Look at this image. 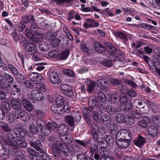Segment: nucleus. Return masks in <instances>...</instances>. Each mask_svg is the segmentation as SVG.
I'll use <instances>...</instances> for the list:
<instances>
[{
  "label": "nucleus",
  "mask_w": 160,
  "mask_h": 160,
  "mask_svg": "<svg viewBox=\"0 0 160 160\" xmlns=\"http://www.w3.org/2000/svg\"><path fill=\"white\" fill-rule=\"evenodd\" d=\"M52 148L55 157L58 156L61 152L66 157L68 156V150L67 144L64 142L57 141L53 144Z\"/></svg>",
  "instance_id": "1"
},
{
  "label": "nucleus",
  "mask_w": 160,
  "mask_h": 160,
  "mask_svg": "<svg viewBox=\"0 0 160 160\" xmlns=\"http://www.w3.org/2000/svg\"><path fill=\"white\" fill-rule=\"evenodd\" d=\"M106 49L107 51L110 53L109 58L111 60H115L121 54L113 45L108 46Z\"/></svg>",
  "instance_id": "2"
},
{
  "label": "nucleus",
  "mask_w": 160,
  "mask_h": 160,
  "mask_svg": "<svg viewBox=\"0 0 160 160\" xmlns=\"http://www.w3.org/2000/svg\"><path fill=\"white\" fill-rule=\"evenodd\" d=\"M132 138H119L116 140L118 146L120 148L125 149L128 147L130 145Z\"/></svg>",
  "instance_id": "3"
},
{
  "label": "nucleus",
  "mask_w": 160,
  "mask_h": 160,
  "mask_svg": "<svg viewBox=\"0 0 160 160\" xmlns=\"http://www.w3.org/2000/svg\"><path fill=\"white\" fill-rule=\"evenodd\" d=\"M132 135L127 130L122 129L119 130L117 133L116 139L119 138H132Z\"/></svg>",
  "instance_id": "4"
},
{
  "label": "nucleus",
  "mask_w": 160,
  "mask_h": 160,
  "mask_svg": "<svg viewBox=\"0 0 160 160\" xmlns=\"http://www.w3.org/2000/svg\"><path fill=\"white\" fill-rule=\"evenodd\" d=\"M60 88L63 91V94L66 96L71 98L73 96L72 88L71 86L67 84H62L61 85Z\"/></svg>",
  "instance_id": "5"
},
{
  "label": "nucleus",
  "mask_w": 160,
  "mask_h": 160,
  "mask_svg": "<svg viewBox=\"0 0 160 160\" xmlns=\"http://www.w3.org/2000/svg\"><path fill=\"white\" fill-rule=\"evenodd\" d=\"M25 51L28 55H32L36 53L38 54L36 46L31 43L28 44Z\"/></svg>",
  "instance_id": "6"
},
{
  "label": "nucleus",
  "mask_w": 160,
  "mask_h": 160,
  "mask_svg": "<svg viewBox=\"0 0 160 160\" xmlns=\"http://www.w3.org/2000/svg\"><path fill=\"white\" fill-rule=\"evenodd\" d=\"M31 98L37 101H41L44 98L43 94L38 90L33 89L31 91Z\"/></svg>",
  "instance_id": "7"
},
{
  "label": "nucleus",
  "mask_w": 160,
  "mask_h": 160,
  "mask_svg": "<svg viewBox=\"0 0 160 160\" xmlns=\"http://www.w3.org/2000/svg\"><path fill=\"white\" fill-rule=\"evenodd\" d=\"M144 107L142 108H139L135 110H132L131 111V114L135 118L139 119L141 117V114L144 113H147V111H145L143 110Z\"/></svg>",
  "instance_id": "8"
},
{
  "label": "nucleus",
  "mask_w": 160,
  "mask_h": 160,
  "mask_svg": "<svg viewBox=\"0 0 160 160\" xmlns=\"http://www.w3.org/2000/svg\"><path fill=\"white\" fill-rule=\"evenodd\" d=\"M30 144L31 146L40 152V153H44V150L42 148V145L40 140H37L35 142H30Z\"/></svg>",
  "instance_id": "9"
},
{
  "label": "nucleus",
  "mask_w": 160,
  "mask_h": 160,
  "mask_svg": "<svg viewBox=\"0 0 160 160\" xmlns=\"http://www.w3.org/2000/svg\"><path fill=\"white\" fill-rule=\"evenodd\" d=\"M95 50L98 52L103 53L105 52L106 49L104 46L98 42H96L94 43Z\"/></svg>",
  "instance_id": "10"
},
{
  "label": "nucleus",
  "mask_w": 160,
  "mask_h": 160,
  "mask_svg": "<svg viewBox=\"0 0 160 160\" xmlns=\"http://www.w3.org/2000/svg\"><path fill=\"white\" fill-rule=\"evenodd\" d=\"M150 122V118L146 116L143 118L142 120L139 121L138 122V124L142 128H146Z\"/></svg>",
  "instance_id": "11"
},
{
  "label": "nucleus",
  "mask_w": 160,
  "mask_h": 160,
  "mask_svg": "<svg viewBox=\"0 0 160 160\" xmlns=\"http://www.w3.org/2000/svg\"><path fill=\"white\" fill-rule=\"evenodd\" d=\"M115 35L116 36L122 40L123 43L127 46H128V39L126 34L124 33L121 31L116 32Z\"/></svg>",
  "instance_id": "12"
},
{
  "label": "nucleus",
  "mask_w": 160,
  "mask_h": 160,
  "mask_svg": "<svg viewBox=\"0 0 160 160\" xmlns=\"http://www.w3.org/2000/svg\"><path fill=\"white\" fill-rule=\"evenodd\" d=\"M6 137L7 139L5 142L8 145L12 147L13 148L15 147V145L14 144L12 140L13 139V135L11 133H8L6 134Z\"/></svg>",
  "instance_id": "13"
},
{
  "label": "nucleus",
  "mask_w": 160,
  "mask_h": 160,
  "mask_svg": "<svg viewBox=\"0 0 160 160\" xmlns=\"http://www.w3.org/2000/svg\"><path fill=\"white\" fill-rule=\"evenodd\" d=\"M58 130L60 135H66L68 133V128L64 124L60 125L58 128Z\"/></svg>",
  "instance_id": "14"
},
{
  "label": "nucleus",
  "mask_w": 160,
  "mask_h": 160,
  "mask_svg": "<svg viewBox=\"0 0 160 160\" xmlns=\"http://www.w3.org/2000/svg\"><path fill=\"white\" fill-rule=\"evenodd\" d=\"M51 109L52 111L55 113L58 114H62L63 106L55 104L52 105Z\"/></svg>",
  "instance_id": "15"
},
{
  "label": "nucleus",
  "mask_w": 160,
  "mask_h": 160,
  "mask_svg": "<svg viewBox=\"0 0 160 160\" xmlns=\"http://www.w3.org/2000/svg\"><path fill=\"white\" fill-rule=\"evenodd\" d=\"M146 141V139L144 137L141 135H139L137 139L135 141L134 143L137 146L141 147L145 143Z\"/></svg>",
  "instance_id": "16"
},
{
  "label": "nucleus",
  "mask_w": 160,
  "mask_h": 160,
  "mask_svg": "<svg viewBox=\"0 0 160 160\" xmlns=\"http://www.w3.org/2000/svg\"><path fill=\"white\" fill-rule=\"evenodd\" d=\"M147 130L149 134L152 137H155L158 133L157 128L154 126H151L148 127Z\"/></svg>",
  "instance_id": "17"
},
{
  "label": "nucleus",
  "mask_w": 160,
  "mask_h": 160,
  "mask_svg": "<svg viewBox=\"0 0 160 160\" xmlns=\"http://www.w3.org/2000/svg\"><path fill=\"white\" fill-rule=\"evenodd\" d=\"M24 107L29 112L32 111L33 109V107L28 99H24L22 101Z\"/></svg>",
  "instance_id": "18"
},
{
  "label": "nucleus",
  "mask_w": 160,
  "mask_h": 160,
  "mask_svg": "<svg viewBox=\"0 0 160 160\" xmlns=\"http://www.w3.org/2000/svg\"><path fill=\"white\" fill-rule=\"evenodd\" d=\"M70 53L69 49H66L63 50L60 54L58 57V60H64L66 59L68 57Z\"/></svg>",
  "instance_id": "19"
},
{
  "label": "nucleus",
  "mask_w": 160,
  "mask_h": 160,
  "mask_svg": "<svg viewBox=\"0 0 160 160\" xmlns=\"http://www.w3.org/2000/svg\"><path fill=\"white\" fill-rule=\"evenodd\" d=\"M89 104L91 105V107L89 108V111L91 112L93 107L95 106H97V103L98 102L97 101V98L94 96L91 97L89 98Z\"/></svg>",
  "instance_id": "20"
},
{
  "label": "nucleus",
  "mask_w": 160,
  "mask_h": 160,
  "mask_svg": "<svg viewBox=\"0 0 160 160\" xmlns=\"http://www.w3.org/2000/svg\"><path fill=\"white\" fill-rule=\"evenodd\" d=\"M50 47L49 44L47 42H42L39 44V48L43 52H47L48 51Z\"/></svg>",
  "instance_id": "21"
},
{
  "label": "nucleus",
  "mask_w": 160,
  "mask_h": 160,
  "mask_svg": "<svg viewBox=\"0 0 160 160\" xmlns=\"http://www.w3.org/2000/svg\"><path fill=\"white\" fill-rule=\"evenodd\" d=\"M101 122H102L104 124H109L111 122L110 116L107 114H104L101 118Z\"/></svg>",
  "instance_id": "22"
},
{
  "label": "nucleus",
  "mask_w": 160,
  "mask_h": 160,
  "mask_svg": "<svg viewBox=\"0 0 160 160\" xmlns=\"http://www.w3.org/2000/svg\"><path fill=\"white\" fill-rule=\"evenodd\" d=\"M149 68L152 70L160 68V59H157L154 62H151L149 64Z\"/></svg>",
  "instance_id": "23"
},
{
  "label": "nucleus",
  "mask_w": 160,
  "mask_h": 160,
  "mask_svg": "<svg viewBox=\"0 0 160 160\" xmlns=\"http://www.w3.org/2000/svg\"><path fill=\"white\" fill-rule=\"evenodd\" d=\"M116 119L119 123H122L126 121L125 117L123 114L121 113H118L116 115Z\"/></svg>",
  "instance_id": "24"
},
{
  "label": "nucleus",
  "mask_w": 160,
  "mask_h": 160,
  "mask_svg": "<svg viewBox=\"0 0 160 160\" xmlns=\"http://www.w3.org/2000/svg\"><path fill=\"white\" fill-rule=\"evenodd\" d=\"M11 105L15 110L19 111L20 108V102L17 100L13 99L11 100Z\"/></svg>",
  "instance_id": "25"
},
{
  "label": "nucleus",
  "mask_w": 160,
  "mask_h": 160,
  "mask_svg": "<svg viewBox=\"0 0 160 160\" xmlns=\"http://www.w3.org/2000/svg\"><path fill=\"white\" fill-rule=\"evenodd\" d=\"M93 119L97 122H101V115L96 111H94L92 113Z\"/></svg>",
  "instance_id": "26"
},
{
  "label": "nucleus",
  "mask_w": 160,
  "mask_h": 160,
  "mask_svg": "<svg viewBox=\"0 0 160 160\" xmlns=\"http://www.w3.org/2000/svg\"><path fill=\"white\" fill-rule=\"evenodd\" d=\"M86 83L88 86V90L90 92H92L95 85V82L93 81H87Z\"/></svg>",
  "instance_id": "27"
},
{
  "label": "nucleus",
  "mask_w": 160,
  "mask_h": 160,
  "mask_svg": "<svg viewBox=\"0 0 160 160\" xmlns=\"http://www.w3.org/2000/svg\"><path fill=\"white\" fill-rule=\"evenodd\" d=\"M87 23H90V25L92 26L91 28H97L98 27L99 24L97 22H96L94 19L90 18H88L86 20Z\"/></svg>",
  "instance_id": "28"
},
{
  "label": "nucleus",
  "mask_w": 160,
  "mask_h": 160,
  "mask_svg": "<svg viewBox=\"0 0 160 160\" xmlns=\"http://www.w3.org/2000/svg\"><path fill=\"white\" fill-rule=\"evenodd\" d=\"M28 128L30 132L32 133L37 134L38 132V128L37 126L33 123H31L29 124Z\"/></svg>",
  "instance_id": "29"
},
{
  "label": "nucleus",
  "mask_w": 160,
  "mask_h": 160,
  "mask_svg": "<svg viewBox=\"0 0 160 160\" xmlns=\"http://www.w3.org/2000/svg\"><path fill=\"white\" fill-rule=\"evenodd\" d=\"M29 119V116L28 113L25 111L21 112V120L27 122Z\"/></svg>",
  "instance_id": "30"
},
{
  "label": "nucleus",
  "mask_w": 160,
  "mask_h": 160,
  "mask_svg": "<svg viewBox=\"0 0 160 160\" xmlns=\"http://www.w3.org/2000/svg\"><path fill=\"white\" fill-rule=\"evenodd\" d=\"M38 81H26L24 82L25 85L28 88H32L34 87V83L35 85Z\"/></svg>",
  "instance_id": "31"
},
{
  "label": "nucleus",
  "mask_w": 160,
  "mask_h": 160,
  "mask_svg": "<svg viewBox=\"0 0 160 160\" xmlns=\"http://www.w3.org/2000/svg\"><path fill=\"white\" fill-rule=\"evenodd\" d=\"M62 73L63 74L70 77L74 78L75 76V73L72 70L70 69L64 70Z\"/></svg>",
  "instance_id": "32"
},
{
  "label": "nucleus",
  "mask_w": 160,
  "mask_h": 160,
  "mask_svg": "<svg viewBox=\"0 0 160 160\" xmlns=\"http://www.w3.org/2000/svg\"><path fill=\"white\" fill-rule=\"evenodd\" d=\"M98 100L102 103H105L107 101V97L105 94L102 92H100L98 94Z\"/></svg>",
  "instance_id": "33"
},
{
  "label": "nucleus",
  "mask_w": 160,
  "mask_h": 160,
  "mask_svg": "<svg viewBox=\"0 0 160 160\" xmlns=\"http://www.w3.org/2000/svg\"><path fill=\"white\" fill-rule=\"evenodd\" d=\"M35 117L37 118L41 119L43 118L45 115L44 112L40 109L36 110Z\"/></svg>",
  "instance_id": "34"
},
{
  "label": "nucleus",
  "mask_w": 160,
  "mask_h": 160,
  "mask_svg": "<svg viewBox=\"0 0 160 160\" xmlns=\"http://www.w3.org/2000/svg\"><path fill=\"white\" fill-rule=\"evenodd\" d=\"M56 104H57L63 106L64 104L63 98L61 95H58L56 99Z\"/></svg>",
  "instance_id": "35"
},
{
  "label": "nucleus",
  "mask_w": 160,
  "mask_h": 160,
  "mask_svg": "<svg viewBox=\"0 0 160 160\" xmlns=\"http://www.w3.org/2000/svg\"><path fill=\"white\" fill-rule=\"evenodd\" d=\"M66 120L67 123L71 127L74 125V117L72 116H68L66 118Z\"/></svg>",
  "instance_id": "36"
},
{
  "label": "nucleus",
  "mask_w": 160,
  "mask_h": 160,
  "mask_svg": "<svg viewBox=\"0 0 160 160\" xmlns=\"http://www.w3.org/2000/svg\"><path fill=\"white\" fill-rule=\"evenodd\" d=\"M58 124L54 122H49L47 125V128H48L51 131V130H55L58 127Z\"/></svg>",
  "instance_id": "37"
},
{
  "label": "nucleus",
  "mask_w": 160,
  "mask_h": 160,
  "mask_svg": "<svg viewBox=\"0 0 160 160\" xmlns=\"http://www.w3.org/2000/svg\"><path fill=\"white\" fill-rule=\"evenodd\" d=\"M99 151L101 156V157H105L106 155H108L109 154V152L108 150L104 148H99Z\"/></svg>",
  "instance_id": "38"
},
{
  "label": "nucleus",
  "mask_w": 160,
  "mask_h": 160,
  "mask_svg": "<svg viewBox=\"0 0 160 160\" xmlns=\"http://www.w3.org/2000/svg\"><path fill=\"white\" fill-rule=\"evenodd\" d=\"M21 46L22 47H24V49L25 50L28 44L29 43L26 40V38L23 35H21Z\"/></svg>",
  "instance_id": "39"
},
{
  "label": "nucleus",
  "mask_w": 160,
  "mask_h": 160,
  "mask_svg": "<svg viewBox=\"0 0 160 160\" xmlns=\"http://www.w3.org/2000/svg\"><path fill=\"white\" fill-rule=\"evenodd\" d=\"M109 97L108 100L111 103H114L117 101V94H111L109 95Z\"/></svg>",
  "instance_id": "40"
},
{
  "label": "nucleus",
  "mask_w": 160,
  "mask_h": 160,
  "mask_svg": "<svg viewBox=\"0 0 160 160\" xmlns=\"http://www.w3.org/2000/svg\"><path fill=\"white\" fill-rule=\"evenodd\" d=\"M49 56L51 58H57L59 56V52L57 50H52L49 51L48 52Z\"/></svg>",
  "instance_id": "41"
},
{
  "label": "nucleus",
  "mask_w": 160,
  "mask_h": 160,
  "mask_svg": "<svg viewBox=\"0 0 160 160\" xmlns=\"http://www.w3.org/2000/svg\"><path fill=\"white\" fill-rule=\"evenodd\" d=\"M81 48L82 50L85 53L88 54L89 53V51L88 48L87 46L85 43L82 42L81 43Z\"/></svg>",
  "instance_id": "42"
},
{
  "label": "nucleus",
  "mask_w": 160,
  "mask_h": 160,
  "mask_svg": "<svg viewBox=\"0 0 160 160\" xmlns=\"http://www.w3.org/2000/svg\"><path fill=\"white\" fill-rule=\"evenodd\" d=\"M98 142L99 144L102 148H104L107 146V142H106L105 138L100 137L98 139Z\"/></svg>",
  "instance_id": "43"
},
{
  "label": "nucleus",
  "mask_w": 160,
  "mask_h": 160,
  "mask_svg": "<svg viewBox=\"0 0 160 160\" xmlns=\"http://www.w3.org/2000/svg\"><path fill=\"white\" fill-rule=\"evenodd\" d=\"M144 102L139 99L135 100L133 102V105L136 107L137 109H139L138 106H142V104L144 103Z\"/></svg>",
  "instance_id": "44"
},
{
  "label": "nucleus",
  "mask_w": 160,
  "mask_h": 160,
  "mask_svg": "<svg viewBox=\"0 0 160 160\" xmlns=\"http://www.w3.org/2000/svg\"><path fill=\"white\" fill-rule=\"evenodd\" d=\"M106 109L108 113L110 114H113L115 112V109L110 105H107L106 107Z\"/></svg>",
  "instance_id": "45"
},
{
  "label": "nucleus",
  "mask_w": 160,
  "mask_h": 160,
  "mask_svg": "<svg viewBox=\"0 0 160 160\" xmlns=\"http://www.w3.org/2000/svg\"><path fill=\"white\" fill-rule=\"evenodd\" d=\"M36 88L38 89L41 91L42 92H45L46 91V87L43 83H38L37 82V84H36Z\"/></svg>",
  "instance_id": "46"
},
{
  "label": "nucleus",
  "mask_w": 160,
  "mask_h": 160,
  "mask_svg": "<svg viewBox=\"0 0 160 160\" xmlns=\"http://www.w3.org/2000/svg\"><path fill=\"white\" fill-rule=\"evenodd\" d=\"M50 131L51 130L47 127L46 128L45 127L43 128H42L41 130L42 134L44 136H48L50 133Z\"/></svg>",
  "instance_id": "47"
},
{
  "label": "nucleus",
  "mask_w": 160,
  "mask_h": 160,
  "mask_svg": "<svg viewBox=\"0 0 160 160\" xmlns=\"http://www.w3.org/2000/svg\"><path fill=\"white\" fill-rule=\"evenodd\" d=\"M53 41H52L51 44L53 47L57 48L59 44V43L61 42L60 39L58 38H55L53 39Z\"/></svg>",
  "instance_id": "48"
},
{
  "label": "nucleus",
  "mask_w": 160,
  "mask_h": 160,
  "mask_svg": "<svg viewBox=\"0 0 160 160\" xmlns=\"http://www.w3.org/2000/svg\"><path fill=\"white\" fill-rule=\"evenodd\" d=\"M58 80L59 79V77L58 73L56 72H53L51 73L49 75V80H51L52 79Z\"/></svg>",
  "instance_id": "49"
},
{
  "label": "nucleus",
  "mask_w": 160,
  "mask_h": 160,
  "mask_svg": "<svg viewBox=\"0 0 160 160\" xmlns=\"http://www.w3.org/2000/svg\"><path fill=\"white\" fill-rule=\"evenodd\" d=\"M1 106L2 108L7 111L10 110L11 108L9 103L5 101H4L2 103Z\"/></svg>",
  "instance_id": "50"
},
{
  "label": "nucleus",
  "mask_w": 160,
  "mask_h": 160,
  "mask_svg": "<svg viewBox=\"0 0 160 160\" xmlns=\"http://www.w3.org/2000/svg\"><path fill=\"white\" fill-rule=\"evenodd\" d=\"M148 107L150 108L153 112H155L159 108V106L157 104L152 102H150Z\"/></svg>",
  "instance_id": "51"
},
{
  "label": "nucleus",
  "mask_w": 160,
  "mask_h": 160,
  "mask_svg": "<svg viewBox=\"0 0 160 160\" xmlns=\"http://www.w3.org/2000/svg\"><path fill=\"white\" fill-rule=\"evenodd\" d=\"M25 32L27 38L32 40L35 35L30 31V30L26 29Z\"/></svg>",
  "instance_id": "52"
},
{
  "label": "nucleus",
  "mask_w": 160,
  "mask_h": 160,
  "mask_svg": "<svg viewBox=\"0 0 160 160\" xmlns=\"http://www.w3.org/2000/svg\"><path fill=\"white\" fill-rule=\"evenodd\" d=\"M126 95L124 94H121L120 96V102L121 103L124 104L128 100Z\"/></svg>",
  "instance_id": "53"
},
{
  "label": "nucleus",
  "mask_w": 160,
  "mask_h": 160,
  "mask_svg": "<svg viewBox=\"0 0 160 160\" xmlns=\"http://www.w3.org/2000/svg\"><path fill=\"white\" fill-rule=\"evenodd\" d=\"M31 24L30 27L31 30L34 32H37L38 29V27L35 22H32Z\"/></svg>",
  "instance_id": "54"
},
{
  "label": "nucleus",
  "mask_w": 160,
  "mask_h": 160,
  "mask_svg": "<svg viewBox=\"0 0 160 160\" xmlns=\"http://www.w3.org/2000/svg\"><path fill=\"white\" fill-rule=\"evenodd\" d=\"M102 64L107 67H110L112 65V62L108 59H104L102 62Z\"/></svg>",
  "instance_id": "55"
},
{
  "label": "nucleus",
  "mask_w": 160,
  "mask_h": 160,
  "mask_svg": "<svg viewBox=\"0 0 160 160\" xmlns=\"http://www.w3.org/2000/svg\"><path fill=\"white\" fill-rule=\"evenodd\" d=\"M91 152L92 154L98 151V148L97 145L95 144H92L90 147Z\"/></svg>",
  "instance_id": "56"
},
{
  "label": "nucleus",
  "mask_w": 160,
  "mask_h": 160,
  "mask_svg": "<svg viewBox=\"0 0 160 160\" xmlns=\"http://www.w3.org/2000/svg\"><path fill=\"white\" fill-rule=\"evenodd\" d=\"M106 141L107 142V145L108 144L109 145H112L114 143L113 139L112 138V136L109 135L108 136L105 138Z\"/></svg>",
  "instance_id": "57"
},
{
  "label": "nucleus",
  "mask_w": 160,
  "mask_h": 160,
  "mask_svg": "<svg viewBox=\"0 0 160 160\" xmlns=\"http://www.w3.org/2000/svg\"><path fill=\"white\" fill-rule=\"evenodd\" d=\"M77 158V160H88L87 157L83 153L78 154Z\"/></svg>",
  "instance_id": "58"
},
{
  "label": "nucleus",
  "mask_w": 160,
  "mask_h": 160,
  "mask_svg": "<svg viewBox=\"0 0 160 160\" xmlns=\"http://www.w3.org/2000/svg\"><path fill=\"white\" fill-rule=\"evenodd\" d=\"M26 18V20H24V23H27L28 22H30L31 23H32L35 22L34 20V17L32 15L28 16L27 18Z\"/></svg>",
  "instance_id": "59"
},
{
  "label": "nucleus",
  "mask_w": 160,
  "mask_h": 160,
  "mask_svg": "<svg viewBox=\"0 0 160 160\" xmlns=\"http://www.w3.org/2000/svg\"><path fill=\"white\" fill-rule=\"evenodd\" d=\"M123 9L124 11V13L126 14H129L130 12H134L136 11L135 9L133 8H123Z\"/></svg>",
  "instance_id": "60"
},
{
  "label": "nucleus",
  "mask_w": 160,
  "mask_h": 160,
  "mask_svg": "<svg viewBox=\"0 0 160 160\" xmlns=\"http://www.w3.org/2000/svg\"><path fill=\"white\" fill-rule=\"evenodd\" d=\"M16 127L14 130V133L16 135L17 137H20V127L19 125H17L16 126Z\"/></svg>",
  "instance_id": "61"
},
{
  "label": "nucleus",
  "mask_w": 160,
  "mask_h": 160,
  "mask_svg": "<svg viewBox=\"0 0 160 160\" xmlns=\"http://www.w3.org/2000/svg\"><path fill=\"white\" fill-rule=\"evenodd\" d=\"M3 130L6 132H12V130L7 123L2 128Z\"/></svg>",
  "instance_id": "62"
},
{
  "label": "nucleus",
  "mask_w": 160,
  "mask_h": 160,
  "mask_svg": "<svg viewBox=\"0 0 160 160\" xmlns=\"http://www.w3.org/2000/svg\"><path fill=\"white\" fill-rule=\"evenodd\" d=\"M41 154L39 155V156L42 158L43 160H51L50 158L45 154L44 150V153H41Z\"/></svg>",
  "instance_id": "63"
},
{
  "label": "nucleus",
  "mask_w": 160,
  "mask_h": 160,
  "mask_svg": "<svg viewBox=\"0 0 160 160\" xmlns=\"http://www.w3.org/2000/svg\"><path fill=\"white\" fill-rule=\"evenodd\" d=\"M144 51L147 53L150 54L152 52V48L151 46H148L144 48Z\"/></svg>",
  "instance_id": "64"
}]
</instances>
